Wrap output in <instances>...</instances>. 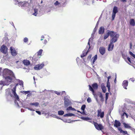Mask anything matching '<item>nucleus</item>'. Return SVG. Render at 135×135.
Instances as JSON below:
<instances>
[{
  "label": "nucleus",
  "mask_w": 135,
  "mask_h": 135,
  "mask_svg": "<svg viewBox=\"0 0 135 135\" xmlns=\"http://www.w3.org/2000/svg\"><path fill=\"white\" fill-rule=\"evenodd\" d=\"M124 115H126L127 117L128 118V115L126 113H125V112H124L123 113V115H122V117L123 116H124Z\"/></svg>",
  "instance_id": "42"
},
{
  "label": "nucleus",
  "mask_w": 135,
  "mask_h": 135,
  "mask_svg": "<svg viewBox=\"0 0 135 135\" xmlns=\"http://www.w3.org/2000/svg\"><path fill=\"white\" fill-rule=\"evenodd\" d=\"M120 1L122 2H127V0H120Z\"/></svg>",
  "instance_id": "55"
},
{
  "label": "nucleus",
  "mask_w": 135,
  "mask_h": 135,
  "mask_svg": "<svg viewBox=\"0 0 135 135\" xmlns=\"http://www.w3.org/2000/svg\"><path fill=\"white\" fill-rule=\"evenodd\" d=\"M0 51L3 53L6 54L7 52V48L6 46L3 45L1 46Z\"/></svg>",
  "instance_id": "8"
},
{
  "label": "nucleus",
  "mask_w": 135,
  "mask_h": 135,
  "mask_svg": "<svg viewBox=\"0 0 135 135\" xmlns=\"http://www.w3.org/2000/svg\"><path fill=\"white\" fill-rule=\"evenodd\" d=\"M107 87L108 88V91L109 92L110 90V84L109 82L107 81Z\"/></svg>",
  "instance_id": "22"
},
{
  "label": "nucleus",
  "mask_w": 135,
  "mask_h": 135,
  "mask_svg": "<svg viewBox=\"0 0 135 135\" xmlns=\"http://www.w3.org/2000/svg\"><path fill=\"white\" fill-rule=\"evenodd\" d=\"M109 96V93H106L105 94V102L106 103H107V100Z\"/></svg>",
  "instance_id": "31"
},
{
  "label": "nucleus",
  "mask_w": 135,
  "mask_h": 135,
  "mask_svg": "<svg viewBox=\"0 0 135 135\" xmlns=\"http://www.w3.org/2000/svg\"><path fill=\"white\" fill-rule=\"evenodd\" d=\"M99 52L102 55H104L105 53V49L104 47H100L99 48Z\"/></svg>",
  "instance_id": "14"
},
{
  "label": "nucleus",
  "mask_w": 135,
  "mask_h": 135,
  "mask_svg": "<svg viewBox=\"0 0 135 135\" xmlns=\"http://www.w3.org/2000/svg\"><path fill=\"white\" fill-rule=\"evenodd\" d=\"M44 36H42L41 37V40L42 41L43 40L44 38Z\"/></svg>",
  "instance_id": "50"
},
{
  "label": "nucleus",
  "mask_w": 135,
  "mask_h": 135,
  "mask_svg": "<svg viewBox=\"0 0 135 135\" xmlns=\"http://www.w3.org/2000/svg\"><path fill=\"white\" fill-rule=\"evenodd\" d=\"M115 33L112 31L108 30L107 31V34L104 35V40L106 39L110 36L111 37L113 38L116 35Z\"/></svg>",
  "instance_id": "5"
},
{
  "label": "nucleus",
  "mask_w": 135,
  "mask_h": 135,
  "mask_svg": "<svg viewBox=\"0 0 135 135\" xmlns=\"http://www.w3.org/2000/svg\"><path fill=\"white\" fill-rule=\"evenodd\" d=\"M17 85L18 84H17L13 89H12L11 91L9 92L8 95H9L11 97H14L16 100L19 101V97L16 93V87Z\"/></svg>",
  "instance_id": "3"
},
{
  "label": "nucleus",
  "mask_w": 135,
  "mask_h": 135,
  "mask_svg": "<svg viewBox=\"0 0 135 135\" xmlns=\"http://www.w3.org/2000/svg\"><path fill=\"white\" fill-rule=\"evenodd\" d=\"M98 114L97 116L98 117H100L101 118H103L104 115V112L103 111L102 112L101 109L97 110Z\"/></svg>",
  "instance_id": "9"
},
{
  "label": "nucleus",
  "mask_w": 135,
  "mask_h": 135,
  "mask_svg": "<svg viewBox=\"0 0 135 135\" xmlns=\"http://www.w3.org/2000/svg\"><path fill=\"white\" fill-rule=\"evenodd\" d=\"M89 90L91 91L93 95H95L94 90L97 89L98 88V85L97 83H95L93 84L91 86L89 85H88Z\"/></svg>",
  "instance_id": "4"
},
{
  "label": "nucleus",
  "mask_w": 135,
  "mask_h": 135,
  "mask_svg": "<svg viewBox=\"0 0 135 135\" xmlns=\"http://www.w3.org/2000/svg\"><path fill=\"white\" fill-rule=\"evenodd\" d=\"M91 55H90L88 57V59H90L91 57Z\"/></svg>",
  "instance_id": "47"
},
{
  "label": "nucleus",
  "mask_w": 135,
  "mask_h": 135,
  "mask_svg": "<svg viewBox=\"0 0 135 135\" xmlns=\"http://www.w3.org/2000/svg\"><path fill=\"white\" fill-rule=\"evenodd\" d=\"M130 80L133 82L135 80L134 78H130Z\"/></svg>",
  "instance_id": "48"
},
{
  "label": "nucleus",
  "mask_w": 135,
  "mask_h": 135,
  "mask_svg": "<svg viewBox=\"0 0 135 135\" xmlns=\"http://www.w3.org/2000/svg\"><path fill=\"white\" fill-rule=\"evenodd\" d=\"M44 64H38L36 65L34 67V69L36 70H39L42 69L44 66Z\"/></svg>",
  "instance_id": "7"
},
{
  "label": "nucleus",
  "mask_w": 135,
  "mask_h": 135,
  "mask_svg": "<svg viewBox=\"0 0 135 135\" xmlns=\"http://www.w3.org/2000/svg\"><path fill=\"white\" fill-rule=\"evenodd\" d=\"M65 93V91H62V94H63V93Z\"/></svg>",
  "instance_id": "62"
},
{
  "label": "nucleus",
  "mask_w": 135,
  "mask_h": 135,
  "mask_svg": "<svg viewBox=\"0 0 135 135\" xmlns=\"http://www.w3.org/2000/svg\"><path fill=\"white\" fill-rule=\"evenodd\" d=\"M64 113V111L62 110H60L58 111V114L59 115H62Z\"/></svg>",
  "instance_id": "28"
},
{
  "label": "nucleus",
  "mask_w": 135,
  "mask_h": 135,
  "mask_svg": "<svg viewBox=\"0 0 135 135\" xmlns=\"http://www.w3.org/2000/svg\"><path fill=\"white\" fill-rule=\"evenodd\" d=\"M77 112H79V113H80L81 114H83L84 112H80V111H79V110H77Z\"/></svg>",
  "instance_id": "58"
},
{
  "label": "nucleus",
  "mask_w": 135,
  "mask_h": 135,
  "mask_svg": "<svg viewBox=\"0 0 135 135\" xmlns=\"http://www.w3.org/2000/svg\"><path fill=\"white\" fill-rule=\"evenodd\" d=\"M104 28L103 26L101 27L99 30V33L100 34H102L104 32Z\"/></svg>",
  "instance_id": "16"
},
{
  "label": "nucleus",
  "mask_w": 135,
  "mask_h": 135,
  "mask_svg": "<svg viewBox=\"0 0 135 135\" xmlns=\"http://www.w3.org/2000/svg\"><path fill=\"white\" fill-rule=\"evenodd\" d=\"M118 12V8L116 6H114L113 8V13H116Z\"/></svg>",
  "instance_id": "21"
},
{
  "label": "nucleus",
  "mask_w": 135,
  "mask_h": 135,
  "mask_svg": "<svg viewBox=\"0 0 135 135\" xmlns=\"http://www.w3.org/2000/svg\"><path fill=\"white\" fill-rule=\"evenodd\" d=\"M81 118L84 120L88 121L89 120H91V119L89 118V117H83Z\"/></svg>",
  "instance_id": "25"
},
{
  "label": "nucleus",
  "mask_w": 135,
  "mask_h": 135,
  "mask_svg": "<svg viewBox=\"0 0 135 135\" xmlns=\"http://www.w3.org/2000/svg\"><path fill=\"white\" fill-rule=\"evenodd\" d=\"M39 59L38 56L37 55H34L32 58V62L34 63H35Z\"/></svg>",
  "instance_id": "12"
},
{
  "label": "nucleus",
  "mask_w": 135,
  "mask_h": 135,
  "mask_svg": "<svg viewBox=\"0 0 135 135\" xmlns=\"http://www.w3.org/2000/svg\"><path fill=\"white\" fill-rule=\"evenodd\" d=\"M88 45H89V49L90 48V42H89V41L88 42Z\"/></svg>",
  "instance_id": "57"
},
{
  "label": "nucleus",
  "mask_w": 135,
  "mask_h": 135,
  "mask_svg": "<svg viewBox=\"0 0 135 135\" xmlns=\"http://www.w3.org/2000/svg\"><path fill=\"white\" fill-rule=\"evenodd\" d=\"M28 109H30V110H33L32 109H30V108H28Z\"/></svg>",
  "instance_id": "64"
},
{
  "label": "nucleus",
  "mask_w": 135,
  "mask_h": 135,
  "mask_svg": "<svg viewBox=\"0 0 135 135\" xmlns=\"http://www.w3.org/2000/svg\"><path fill=\"white\" fill-rule=\"evenodd\" d=\"M123 124L124 126V127L126 128H130L131 127L129 124H127L125 123H123Z\"/></svg>",
  "instance_id": "23"
},
{
  "label": "nucleus",
  "mask_w": 135,
  "mask_h": 135,
  "mask_svg": "<svg viewBox=\"0 0 135 135\" xmlns=\"http://www.w3.org/2000/svg\"><path fill=\"white\" fill-rule=\"evenodd\" d=\"M119 35L118 34H116L115 36L110 39V43L108 46V50L109 51H112L114 48V45L113 43L117 41L119 37Z\"/></svg>",
  "instance_id": "2"
},
{
  "label": "nucleus",
  "mask_w": 135,
  "mask_h": 135,
  "mask_svg": "<svg viewBox=\"0 0 135 135\" xmlns=\"http://www.w3.org/2000/svg\"><path fill=\"white\" fill-rule=\"evenodd\" d=\"M43 43L44 45H46L47 43V40H44Z\"/></svg>",
  "instance_id": "45"
},
{
  "label": "nucleus",
  "mask_w": 135,
  "mask_h": 135,
  "mask_svg": "<svg viewBox=\"0 0 135 135\" xmlns=\"http://www.w3.org/2000/svg\"><path fill=\"white\" fill-rule=\"evenodd\" d=\"M101 88L103 92L105 93L106 91V89L105 86L104 85L103 86L102 85Z\"/></svg>",
  "instance_id": "24"
},
{
  "label": "nucleus",
  "mask_w": 135,
  "mask_h": 135,
  "mask_svg": "<svg viewBox=\"0 0 135 135\" xmlns=\"http://www.w3.org/2000/svg\"><path fill=\"white\" fill-rule=\"evenodd\" d=\"M132 56L135 59V54H134Z\"/></svg>",
  "instance_id": "61"
},
{
  "label": "nucleus",
  "mask_w": 135,
  "mask_h": 135,
  "mask_svg": "<svg viewBox=\"0 0 135 135\" xmlns=\"http://www.w3.org/2000/svg\"><path fill=\"white\" fill-rule=\"evenodd\" d=\"M101 99V101H103L104 100V99L103 98L102 99Z\"/></svg>",
  "instance_id": "63"
},
{
  "label": "nucleus",
  "mask_w": 135,
  "mask_h": 135,
  "mask_svg": "<svg viewBox=\"0 0 135 135\" xmlns=\"http://www.w3.org/2000/svg\"><path fill=\"white\" fill-rule=\"evenodd\" d=\"M118 129L120 133H122L123 131L122 128L121 127H119L118 128Z\"/></svg>",
  "instance_id": "38"
},
{
  "label": "nucleus",
  "mask_w": 135,
  "mask_h": 135,
  "mask_svg": "<svg viewBox=\"0 0 135 135\" xmlns=\"http://www.w3.org/2000/svg\"><path fill=\"white\" fill-rule=\"evenodd\" d=\"M116 14V13H112V17L113 20H114V19L115 17Z\"/></svg>",
  "instance_id": "35"
},
{
  "label": "nucleus",
  "mask_w": 135,
  "mask_h": 135,
  "mask_svg": "<svg viewBox=\"0 0 135 135\" xmlns=\"http://www.w3.org/2000/svg\"><path fill=\"white\" fill-rule=\"evenodd\" d=\"M85 107L86 105L85 104L81 106V109L83 111L84 110Z\"/></svg>",
  "instance_id": "33"
},
{
  "label": "nucleus",
  "mask_w": 135,
  "mask_h": 135,
  "mask_svg": "<svg viewBox=\"0 0 135 135\" xmlns=\"http://www.w3.org/2000/svg\"><path fill=\"white\" fill-rule=\"evenodd\" d=\"M122 133L123 134H127V135H129V134H128L127 132V131H123Z\"/></svg>",
  "instance_id": "36"
},
{
  "label": "nucleus",
  "mask_w": 135,
  "mask_h": 135,
  "mask_svg": "<svg viewBox=\"0 0 135 135\" xmlns=\"http://www.w3.org/2000/svg\"><path fill=\"white\" fill-rule=\"evenodd\" d=\"M3 74L5 77L6 81L7 83L6 85H8L13 79L16 78L13 72L8 69H4L3 71Z\"/></svg>",
  "instance_id": "1"
},
{
  "label": "nucleus",
  "mask_w": 135,
  "mask_h": 135,
  "mask_svg": "<svg viewBox=\"0 0 135 135\" xmlns=\"http://www.w3.org/2000/svg\"><path fill=\"white\" fill-rule=\"evenodd\" d=\"M111 77L110 76H109L108 78V80L107 81L108 82H109V79Z\"/></svg>",
  "instance_id": "51"
},
{
  "label": "nucleus",
  "mask_w": 135,
  "mask_h": 135,
  "mask_svg": "<svg viewBox=\"0 0 135 135\" xmlns=\"http://www.w3.org/2000/svg\"><path fill=\"white\" fill-rule=\"evenodd\" d=\"M67 110H75V109L74 108H72L71 107H68L67 108Z\"/></svg>",
  "instance_id": "29"
},
{
  "label": "nucleus",
  "mask_w": 135,
  "mask_h": 135,
  "mask_svg": "<svg viewBox=\"0 0 135 135\" xmlns=\"http://www.w3.org/2000/svg\"><path fill=\"white\" fill-rule=\"evenodd\" d=\"M120 125L121 123L120 122L117 120H115V123L114 125V126H115L116 127H118L120 126Z\"/></svg>",
  "instance_id": "15"
},
{
  "label": "nucleus",
  "mask_w": 135,
  "mask_h": 135,
  "mask_svg": "<svg viewBox=\"0 0 135 135\" xmlns=\"http://www.w3.org/2000/svg\"><path fill=\"white\" fill-rule=\"evenodd\" d=\"M87 101L88 103L90 102H91V98L89 97H88L87 99Z\"/></svg>",
  "instance_id": "37"
},
{
  "label": "nucleus",
  "mask_w": 135,
  "mask_h": 135,
  "mask_svg": "<svg viewBox=\"0 0 135 135\" xmlns=\"http://www.w3.org/2000/svg\"><path fill=\"white\" fill-rule=\"evenodd\" d=\"M55 93L57 95H60L61 93L60 92H58L57 91H56L55 92Z\"/></svg>",
  "instance_id": "46"
},
{
  "label": "nucleus",
  "mask_w": 135,
  "mask_h": 135,
  "mask_svg": "<svg viewBox=\"0 0 135 135\" xmlns=\"http://www.w3.org/2000/svg\"><path fill=\"white\" fill-rule=\"evenodd\" d=\"M127 59L130 62H131V59L130 57H127Z\"/></svg>",
  "instance_id": "52"
},
{
  "label": "nucleus",
  "mask_w": 135,
  "mask_h": 135,
  "mask_svg": "<svg viewBox=\"0 0 135 135\" xmlns=\"http://www.w3.org/2000/svg\"><path fill=\"white\" fill-rule=\"evenodd\" d=\"M88 121L89 122H90L92 123H93V122H92V121H91V120H89Z\"/></svg>",
  "instance_id": "60"
},
{
  "label": "nucleus",
  "mask_w": 135,
  "mask_h": 135,
  "mask_svg": "<svg viewBox=\"0 0 135 135\" xmlns=\"http://www.w3.org/2000/svg\"><path fill=\"white\" fill-rule=\"evenodd\" d=\"M25 3L24 2H20L19 3V4L21 7L24 6Z\"/></svg>",
  "instance_id": "32"
},
{
  "label": "nucleus",
  "mask_w": 135,
  "mask_h": 135,
  "mask_svg": "<svg viewBox=\"0 0 135 135\" xmlns=\"http://www.w3.org/2000/svg\"><path fill=\"white\" fill-rule=\"evenodd\" d=\"M93 123L95 128L97 129L98 130H102L103 129V127L101 124H98L97 122L94 121H93Z\"/></svg>",
  "instance_id": "6"
},
{
  "label": "nucleus",
  "mask_w": 135,
  "mask_h": 135,
  "mask_svg": "<svg viewBox=\"0 0 135 135\" xmlns=\"http://www.w3.org/2000/svg\"><path fill=\"white\" fill-rule=\"evenodd\" d=\"M39 105V103L37 102L30 103V105H34L36 106H37Z\"/></svg>",
  "instance_id": "27"
},
{
  "label": "nucleus",
  "mask_w": 135,
  "mask_h": 135,
  "mask_svg": "<svg viewBox=\"0 0 135 135\" xmlns=\"http://www.w3.org/2000/svg\"><path fill=\"white\" fill-rule=\"evenodd\" d=\"M30 92V91H23V93L24 94H27V93H29Z\"/></svg>",
  "instance_id": "40"
},
{
  "label": "nucleus",
  "mask_w": 135,
  "mask_h": 135,
  "mask_svg": "<svg viewBox=\"0 0 135 135\" xmlns=\"http://www.w3.org/2000/svg\"><path fill=\"white\" fill-rule=\"evenodd\" d=\"M97 55H95V56L93 57L92 58L91 60L93 59V61L92 62L93 64L94 63L95 61L97 60ZM91 61H92V60H91Z\"/></svg>",
  "instance_id": "20"
},
{
  "label": "nucleus",
  "mask_w": 135,
  "mask_h": 135,
  "mask_svg": "<svg viewBox=\"0 0 135 135\" xmlns=\"http://www.w3.org/2000/svg\"><path fill=\"white\" fill-rule=\"evenodd\" d=\"M129 54L132 56L134 54L133 53H132V52H131L130 51L129 52Z\"/></svg>",
  "instance_id": "53"
},
{
  "label": "nucleus",
  "mask_w": 135,
  "mask_h": 135,
  "mask_svg": "<svg viewBox=\"0 0 135 135\" xmlns=\"http://www.w3.org/2000/svg\"><path fill=\"white\" fill-rule=\"evenodd\" d=\"M34 10L35 12L34 13H33L32 15L35 16H37V14L38 10L37 9L35 8L34 9Z\"/></svg>",
  "instance_id": "26"
},
{
  "label": "nucleus",
  "mask_w": 135,
  "mask_h": 135,
  "mask_svg": "<svg viewBox=\"0 0 135 135\" xmlns=\"http://www.w3.org/2000/svg\"><path fill=\"white\" fill-rule=\"evenodd\" d=\"M129 23L131 25L134 26L135 25V21L133 19H131L130 20Z\"/></svg>",
  "instance_id": "18"
},
{
  "label": "nucleus",
  "mask_w": 135,
  "mask_h": 135,
  "mask_svg": "<svg viewBox=\"0 0 135 135\" xmlns=\"http://www.w3.org/2000/svg\"><path fill=\"white\" fill-rule=\"evenodd\" d=\"M64 103L65 107H67L71 105V103L68 99H64Z\"/></svg>",
  "instance_id": "10"
},
{
  "label": "nucleus",
  "mask_w": 135,
  "mask_h": 135,
  "mask_svg": "<svg viewBox=\"0 0 135 135\" xmlns=\"http://www.w3.org/2000/svg\"><path fill=\"white\" fill-rule=\"evenodd\" d=\"M99 97L101 99H102L103 98V95L102 94H100L99 95Z\"/></svg>",
  "instance_id": "49"
},
{
  "label": "nucleus",
  "mask_w": 135,
  "mask_h": 135,
  "mask_svg": "<svg viewBox=\"0 0 135 135\" xmlns=\"http://www.w3.org/2000/svg\"><path fill=\"white\" fill-rule=\"evenodd\" d=\"M69 113L68 114H66L64 115V116H69Z\"/></svg>",
  "instance_id": "56"
},
{
  "label": "nucleus",
  "mask_w": 135,
  "mask_h": 135,
  "mask_svg": "<svg viewBox=\"0 0 135 135\" xmlns=\"http://www.w3.org/2000/svg\"><path fill=\"white\" fill-rule=\"evenodd\" d=\"M128 84V81L127 80H124L122 83V86L124 87L125 89H127V86Z\"/></svg>",
  "instance_id": "13"
},
{
  "label": "nucleus",
  "mask_w": 135,
  "mask_h": 135,
  "mask_svg": "<svg viewBox=\"0 0 135 135\" xmlns=\"http://www.w3.org/2000/svg\"><path fill=\"white\" fill-rule=\"evenodd\" d=\"M11 52V55L13 56H15L17 54V52H16L14 48L12 47H10Z\"/></svg>",
  "instance_id": "11"
},
{
  "label": "nucleus",
  "mask_w": 135,
  "mask_h": 135,
  "mask_svg": "<svg viewBox=\"0 0 135 135\" xmlns=\"http://www.w3.org/2000/svg\"><path fill=\"white\" fill-rule=\"evenodd\" d=\"M43 50L42 49L40 50L38 52H37V55L38 56L39 55H41L42 52Z\"/></svg>",
  "instance_id": "30"
},
{
  "label": "nucleus",
  "mask_w": 135,
  "mask_h": 135,
  "mask_svg": "<svg viewBox=\"0 0 135 135\" xmlns=\"http://www.w3.org/2000/svg\"><path fill=\"white\" fill-rule=\"evenodd\" d=\"M36 112L39 115H40L41 114V112L40 111L36 110Z\"/></svg>",
  "instance_id": "44"
},
{
  "label": "nucleus",
  "mask_w": 135,
  "mask_h": 135,
  "mask_svg": "<svg viewBox=\"0 0 135 135\" xmlns=\"http://www.w3.org/2000/svg\"><path fill=\"white\" fill-rule=\"evenodd\" d=\"M23 63L26 66H28L30 64V62L29 61L27 60H23Z\"/></svg>",
  "instance_id": "17"
},
{
  "label": "nucleus",
  "mask_w": 135,
  "mask_h": 135,
  "mask_svg": "<svg viewBox=\"0 0 135 135\" xmlns=\"http://www.w3.org/2000/svg\"><path fill=\"white\" fill-rule=\"evenodd\" d=\"M69 116H74L75 115L74 114L71 113H69Z\"/></svg>",
  "instance_id": "43"
},
{
  "label": "nucleus",
  "mask_w": 135,
  "mask_h": 135,
  "mask_svg": "<svg viewBox=\"0 0 135 135\" xmlns=\"http://www.w3.org/2000/svg\"><path fill=\"white\" fill-rule=\"evenodd\" d=\"M60 4V3H59L58 1H56V2L54 3V4L55 6L58 5Z\"/></svg>",
  "instance_id": "41"
},
{
  "label": "nucleus",
  "mask_w": 135,
  "mask_h": 135,
  "mask_svg": "<svg viewBox=\"0 0 135 135\" xmlns=\"http://www.w3.org/2000/svg\"><path fill=\"white\" fill-rule=\"evenodd\" d=\"M3 83V82L2 81H0V85L2 84Z\"/></svg>",
  "instance_id": "59"
},
{
  "label": "nucleus",
  "mask_w": 135,
  "mask_h": 135,
  "mask_svg": "<svg viewBox=\"0 0 135 135\" xmlns=\"http://www.w3.org/2000/svg\"><path fill=\"white\" fill-rule=\"evenodd\" d=\"M88 51H84L83 52V54L81 55V58L86 56L88 52Z\"/></svg>",
  "instance_id": "19"
},
{
  "label": "nucleus",
  "mask_w": 135,
  "mask_h": 135,
  "mask_svg": "<svg viewBox=\"0 0 135 135\" xmlns=\"http://www.w3.org/2000/svg\"><path fill=\"white\" fill-rule=\"evenodd\" d=\"M23 41L24 42H27L28 41V39L27 37H25L23 39Z\"/></svg>",
  "instance_id": "34"
},
{
  "label": "nucleus",
  "mask_w": 135,
  "mask_h": 135,
  "mask_svg": "<svg viewBox=\"0 0 135 135\" xmlns=\"http://www.w3.org/2000/svg\"><path fill=\"white\" fill-rule=\"evenodd\" d=\"M130 49H132V43L131 42H130Z\"/></svg>",
  "instance_id": "54"
},
{
  "label": "nucleus",
  "mask_w": 135,
  "mask_h": 135,
  "mask_svg": "<svg viewBox=\"0 0 135 135\" xmlns=\"http://www.w3.org/2000/svg\"><path fill=\"white\" fill-rule=\"evenodd\" d=\"M19 84L20 85H22L23 84V82L22 81H21L20 80H19Z\"/></svg>",
  "instance_id": "39"
}]
</instances>
